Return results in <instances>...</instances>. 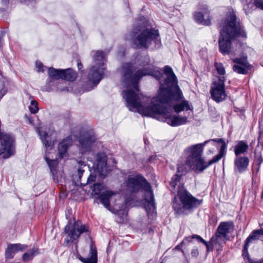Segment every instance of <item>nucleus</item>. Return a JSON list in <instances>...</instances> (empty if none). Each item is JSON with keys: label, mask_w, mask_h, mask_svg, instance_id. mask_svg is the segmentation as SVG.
<instances>
[{"label": "nucleus", "mask_w": 263, "mask_h": 263, "mask_svg": "<svg viewBox=\"0 0 263 263\" xmlns=\"http://www.w3.org/2000/svg\"><path fill=\"white\" fill-rule=\"evenodd\" d=\"M142 69L135 70L128 63L122 65L120 69L121 82L127 90L123 91V96L127 102L129 110L137 111L143 116L156 118L161 116V121L172 126H178L189 122L187 116L180 117L172 115L165 106L168 104L177 113L185 110L192 111L193 107L186 100H182V93L177 85V79L172 68L165 66L164 73L166 76L165 85L161 84L158 94L153 98L139 93L138 81L143 76L151 75L157 80L162 77V73L158 68L149 63V58L142 62Z\"/></svg>", "instance_id": "nucleus-1"}, {"label": "nucleus", "mask_w": 263, "mask_h": 263, "mask_svg": "<svg viewBox=\"0 0 263 263\" xmlns=\"http://www.w3.org/2000/svg\"><path fill=\"white\" fill-rule=\"evenodd\" d=\"M220 37L218 43L220 51L223 54H235L236 49L231 45V41L236 37H246V34L239 23L236 21V17L233 11L228 14L225 20L220 25Z\"/></svg>", "instance_id": "nucleus-2"}, {"label": "nucleus", "mask_w": 263, "mask_h": 263, "mask_svg": "<svg viewBox=\"0 0 263 263\" xmlns=\"http://www.w3.org/2000/svg\"><path fill=\"white\" fill-rule=\"evenodd\" d=\"M211 141L220 142L222 145L218 154L208 161H206L202 157L203 153L202 144L193 145L187 148L185 151L186 155L185 163L190 169L196 173L202 172L209 166L219 161L226 153L227 145L222 139H212Z\"/></svg>", "instance_id": "nucleus-3"}, {"label": "nucleus", "mask_w": 263, "mask_h": 263, "mask_svg": "<svg viewBox=\"0 0 263 263\" xmlns=\"http://www.w3.org/2000/svg\"><path fill=\"white\" fill-rule=\"evenodd\" d=\"M184 166L178 165L177 173L174 175L170 182V185L177 192V196L182 204V208L190 210L197 207L201 204V201L193 197L187 192L183 186H180L179 181L181 175L186 173Z\"/></svg>", "instance_id": "nucleus-4"}, {"label": "nucleus", "mask_w": 263, "mask_h": 263, "mask_svg": "<svg viewBox=\"0 0 263 263\" xmlns=\"http://www.w3.org/2000/svg\"><path fill=\"white\" fill-rule=\"evenodd\" d=\"M127 190L130 193L137 192L140 189L145 192V200L149 209H154V196L150 184L141 176L129 175L125 181Z\"/></svg>", "instance_id": "nucleus-5"}, {"label": "nucleus", "mask_w": 263, "mask_h": 263, "mask_svg": "<svg viewBox=\"0 0 263 263\" xmlns=\"http://www.w3.org/2000/svg\"><path fill=\"white\" fill-rule=\"evenodd\" d=\"M134 44L138 47L148 48L153 42L159 43V34L157 30L152 28H143L140 27L133 31Z\"/></svg>", "instance_id": "nucleus-6"}, {"label": "nucleus", "mask_w": 263, "mask_h": 263, "mask_svg": "<svg viewBox=\"0 0 263 263\" xmlns=\"http://www.w3.org/2000/svg\"><path fill=\"white\" fill-rule=\"evenodd\" d=\"M93 61L94 65L89 70L88 79L93 84L94 86H96L102 79L105 70L104 66L105 59L104 52L102 51H97L93 56Z\"/></svg>", "instance_id": "nucleus-7"}, {"label": "nucleus", "mask_w": 263, "mask_h": 263, "mask_svg": "<svg viewBox=\"0 0 263 263\" xmlns=\"http://www.w3.org/2000/svg\"><path fill=\"white\" fill-rule=\"evenodd\" d=\"M234 229L233 223L231 221L221 222L217 228L216 232L210 241L213 247L219 249L221 245L226 242L227 235Z\"/></svg>", "instance_id": "nucleus-8"}, {"label": "nucleus", "mask_w": 263, "mask_h": 263, "mask_svg": "<svg viewBox=\"0 0 263 263\" xmlns=\"http://www.w3.org/2000/svg\"><path fill=\"white\" fill-rule=\"evenodd\" d=\"M88 231V227L83 224L80 221L73 223L69 222L65 227L64 233L66 235L64 243L67 245L77 240L80 235Z\"/></svg>", "instance_id": "nucleus-9"}, {"label": "nucleus", "mask_w": 263, "mask_h": 263, "mask_svg": "<svg viewBox=\"0 0 263 263\" xmlns=\"http://www.w3.org/2000/svg\"><path fill=\"white\" fill-rule=\"evenodd\" d=\"M225 81L224 77L220 76L218 79L214 80L212 84L210 93L212 98L216 102H221L227 97L225 91Z\"/></svg>", "instance_id": "nucleus-10"}, {"label": "nucleus", "mask_w": 263, "mask_h": 263, "mask_svg": "<svg viewBox=\"0 0 263 263\" xmlns=\"http://www.w3.org/2000/svg\"><path fill=\"white\" fill-rule=\"evenodd\" d=\"M120 198V195L119 194L109 190L102 192L99 196L100 202L105 208L109 210L110 205L112 204L114 210L117 212L120 211L123 207V205L121 207L119 206L120 203H116L117 201L119 200Z\"/></svg>", "instance_id": "nucleus-11"}, {"label": "nucleus", "mask_w": 263, "mask_h": 263, "mask_svg": "<svg viewBox=\"0 0 263 263\" xmlns=\"http://www.w3.org/2000/svg\"><path fill=\"white\" fill-rule=\"evenodd\" d=\"M14 138L9 134L0 131V155L4 159L8 158L14 153Z\"/></svg>", "instance_id": "nucleus-12"}, {"label": "nucleus", "mask_w": 263, "mask_h": 263, "mask_svg": "<svg viewBox=\"0 0 263 263\" xmlns=\"http://www.w3.org/2000/svg\"><path fill=\"white\" fill-rule=\"evenodd\" d=\"M40 138L47 149H51L55 140V133L54 132H45L39 130Z\"/></svg>", "instance_id": "nucleus-13"}, {"label": "nucleus", "mask_w": 263, "mask_h": 263, "mask_svg": "<svg viewBox=\"0 0 263 263\" xmlns=\"http://www.w3.org/2000/svg\"><path fill=\"white\" fill-rule=\"evenodd\" d=\"M96 164L93 167L100 175L105 176L107 173L106 156L104 153H99L96 156Z\"/></svg>", "instance_id": "nucleus-14"}, {"label": "nucleus", "mask_w": 263, "mask_h": 263, "mask_svg": "<svg viewBox=\"0 0 263 263\" xmlns=\"http://www.w3.org/2000/svg\"><path fill=\"white\" fill-rule=\"evenodd\" d=\"M95 141V137L84 135L80 139V151L82 153H85L90 151L93 143Z\"/></svg>", "instance_id": "nucleus-15"}, {"label": "nucleus", "mask_w": 263, "mask_h": 263, "mask_svg": "<svg viewBox=\"0 0 263 263\" xmlns=\"http://www.w3.org/2000/svg\"><path fill=\"white\" fill-rule=\"evenodd\" d=\"M72 144V139L68 137L64 139L58 145V156L62 159L67 156V149Z\"/></svg>", "instance_id": "nucleus-16"}, {"label": "nucleus", "mask_w": 263, "mask_h": 263, "mask_svg": "<svg viewBox=\"0 0 263 263\" xmlns=\"http://www.w3.org/2000/svg\"><path fill=\"white\" fill-rule=\"evenodd\" d=\"M27 246L21 243L10 244L8 246L5 251V255L7 258H12L14 254L18 252H23L26 250Z\"/></svg>", "instance_id": "nucleus-17"}, {"label": "nucleus", "mask_w": 263, "mask_h": 263, "mask_svg": "<svg viewBox=\"0 0 263 263\" xmlns=\"http://www.w3.org/2000/svg\"><path fill=\"white\" fill-rule=\"evenodd\" d=\"M249 163V159L247 157H236L234 161V170L241 173L246 171Z\"/></svg>", "instance_id": "nucleus-18"}, {"label": "nucleus", "mask_w": 263, "mask_h": 263, "mask_svg": "<svg viewBox=\"0 0 263 263\" xmlns=\"http://www.w3.org/2000/svg\"><path fill=\"white\" fill-rule=\"evenodd\" d=\"M261 235H263V229L258 230L254 231L252 234L248 237L246 240V242L243 249L242 255L243 256H248V248L249 243L253 240L258 239L259 236Z\"/></svg>", "instance_id": "nucleus-19"}, {"label": "nucleus", "mask_w": 263, "mask_h": 263, "mask_svg": "<svg viewBox=\"0 0 263 263\" xmlns=\"http://www.w3.org/2000/svg\"><path fill=\"white\" fill-rule=\"evenodd\" d=\"M76 167L77 171L72 175L73 180L76 184H79V183H80L82 184L81 183V177L85 171V168H86V165L83 162L79 161Z\"/></svg>", "instance_id": "nucleus-20"}, {"label": "nucleus", "mask_w": 263, "mask_h": 263, "mask_svg": "<svg viewBox=\"0 0 263 263\" xmlns=\"http://www.w3.org/2000/svg\"><path fill=\"white\" fill-rule=\"evenodd\" d=\"M194 17L196 21L205 25L210 24L211 20L209 17L208 12H205L204 14L201 12H196L194 14Z\"/></svg>", "instance_id": "nucleus-21"}, {"label": "nucleus", "mask_w": 263, "mask_h": 263, "mask_svg": "<svg viewBox=\"0 0 263 263\" xmlns=\"http://www.w3.org/2000/svg\"><path fill=\"white\" fill-rule=\"evenodd\" d=\"M48 74L51 79L59 80L63 79L64 76V70L62 69H56L53 68H49L48 69Z\"/></svg>", "instance_id": "nucleus-22"}, {"label": "nucleus", "mask_w": 263, "mask_h": 263, "mask_svg": "<svg viewBox=\"0 0 263 263\" xmlns=\"http://www.w3.org/2000/svg\"><path fill=\"white\" fill-rule=\"evenodd\" d=\"M249 146L247 143L243 141H240L234 147V153L236 157L245 153L248 149Z\"/></svg>", "instance_id": "nucleus-23"}, {"label": "nucleus", "mask_w": 263, "mask_h": 263, "mask_svg": "<svg viewBox=\"0 0 263 263\" xmlns=\"http://www.w3.org/2000/svg\"><path fill=\"white\" fill-rule=\"evenodd\" d=\"M81 261L84 263H97V252L92 246L90 247V256L86 258H82Z\"/></svg>", "instance_id": "nucleus-24"}, {"label": "nucleus", "mask_w": 263, "mask_h": 263, "mask_svg": "<svg viewBox=\"0 0 263 263\" xmlns=\"http://www.w3.org/2000/svg\"><path fill=\"white\" fill-rule=\"evenodd\" d=\"M39 253V250L35 247L25 253L22 256V259L24 261L28 262L31 260L35 256Z\"/></svg>", "instance_id": "nucleus-25"}, {"label": "nucleus", "mask_w": 263, "mask_h": 263, "mask_svg": "<svg viewBox=\"0 0 263 263\" xmlns=\"http://www.w3.org/2000/svg\"><path fill=\"white\" fill-rule=\"evenodd\" d=\"M64 70V76L63 79L66 80L68 81H73L77 78L76 73L71 69H67Z\"/></svg>", "instance_id": "nucleus-26"}, {"label": "nucleus", "mask_w": 263, "mask_h": 263, "mask_svg": "<svg viewBox=\"0 0 263 263\" xmlns=\"http://www.w3.org/2000/svg\"><path fill=\"white\" fill-rule=\"evenodd\" d=\"M196 239L199 241L203 243L207 247V248H209V245L206 241H205L204 239H203L200 236L197 235H193L191 236H188L186 237L181 243L180 245L182 246L183 244L189 243L192 241V240L193 239Z\"/></svg>", "instance_id": "nucleus-27"}, {"label": "nucleus", "mask_w": 263, "mask_h": 263, "mask_svg": "<svg viewBox=\"0 0 263 263\" xmlns=\"http://www.w3.org/2000/svg\"><path fill=\"white\" fill-rule=\"evenodd\" d=\"M247 67H244L243 66L236 64L233 66V70L238 73L246 74L247 72V70L246 69Z\"/></svg>", "instance_id": "nucleus-28"}, {"label": "nucleus", "mask_w": 263, "mask_h": 263, "mask_svg": "<svg viewBox=\"0 0 263 263\" xmlns=\"http://www.w3.org/2000/svg\"><path fill=\"white\" fill-rule=\"evenodd\" d=\"M234 62L239 65L243 66L244 67H248V63L247 61L246 58H236L233 60Z\"/></svg>", "instance_id": "nucleus-29"}, {"label": "nucleus", "mask_w": 263, "mask_h": 263, "mask_svg": "<svg viewBox=\"0 0 263 263\" xmlns=\"http://www.w3.org/2000/svg\"><path fill=\"white\" fill-rule=\"evenodd\" d=\"M59 159H60V158H58L56 159L50 160V159L46 157V161L51 170L54 169L58 165Z\"/></svg>", "instance_id": "nucleus-30"}, {"label": "nucleus", "mask_w": 263, "mask_h": 263, "mask_svg": "<svg viewBox=\"0 0 263 263\" xmlns=\"http://www.w3.org/2000/svg\"><path fill=\"white\" fill-rule=\"evenodd\" d=\"M215 66L217 72L219 74L221 75V76H223L225 74V69L222 64L220 63L216 62L215 63Z\"/></svg>", "instance_id": "nucleus-31"}, {"label": "nucleus", "mask_w": 263, "mask_h": 263, "mask_svg": "<svg viewBox=\"0 0 263 263\" xmlns=\"http://www.w3.org/2000/svg\"><path fill=\"white\" fill-rule=\"evenodd\" d=\"M29 109L31 113H36L39 110L37 103L35 101H31Z\"/></svg>", "instance_id": "nucleus-32"}, {"label": "nucleus", "mask_w": 263, "mask_h": 263, "mask_svg": "<svg viewBox=\"0 0 263 263\" xmlns=\"http://www.w3.org/2000/svg\"><path fill=\"white\" fill-rule=\"evenodd\" d=\"M104 189V185L101 183H97L94 184L93 187V193L95 194H99L101 191Z\"/></svg>", "instance_id": "nucleus-33"}, {"label": "nucleus", "mask_w": 263, "mask_h": 263, "mask_svg": "<svg viewBox=\"0 0 263 263\" xmlns=\"http://www.w3.org/2000/svg\"><path fill=\"white\" fill-rule=\"evenodd\" d=\"M254 4L257 7L263 10V0H255Z\"/></svg>", "instance_id": "nucleus-34"}, {"label": "nucleus", "mask_w": 263, "mask_h": 263, "mask_svg": "<svg viewBox=\"0 0 263 263\" xmlns=\"http://www.w3.org/2000/svg\"><path fill=\"white\" fill-rule=\"evenodd\" d=\"M35 66L36 68L37 69L38 71H43V65L42 63L40 62H36Z\"/></svg>", "instance_id": "nucleus-35"}, {"label": "nucleus", "mask_w": 263, "mask_h": 263, "mask_svg": "<svg viewBox=\"0 0 263 263\" xmlns=\"http://www.w3.org/2000/svg\"><path fill=\"white\" fill-rule=\"evenodd\" d=\"M173 207L178 213H180L182 210V208L176 202H173Z\"/></svg>", "instance_id": "nucleus-36"}, {"label": "nucleus", "mask_w": 263, "mask_h": 263, "mask_svg": "<svg viewBox=\"0 0 263 263\" xmlns=\"http://www.w3.org/2000/svg\"><path fill=\"white\" fill-rule=\"evenodd\" d=\"M244 258L245 259H247L248 260L249 263H263V259L259 261H255L253 260L250 258L249 256V254L248 255V256H243Z\"/></svg>", "instance_id": "nucleus-37"}, {"label": "nucleus", "mask_w": 263, "mask_h": 263, "mask_svg": "<svg viewBox=\"0 0 263 263\" xmlns=\"http://www.w3.org/2000/svg\"><path fill=\"white\" fill-rule=\"evenodd\" d=\"M96 177L90 175L89 177L87 178V183H91L95 180Z\"/></svg>", "instance_id": "nucleus-38"}, {"label": "nucleus", "mask_w": 263, "mask_h": 263, "mask_svg": "<svg viewBox=\"0 0 263 263\" xmlns=\"http://www.w3.org/2000/svg\"><path fill=\"white\" fill-rule=\"evenodd\" d=\"M6 91L4 88H2L0 90V99L4 96L6 93Z\"/></svg>", "instance_id": "nucleus-39"}, {"label": "nucleus", "mask_w": 263, "mask_h": 263, "mask_svg": "<svg viewBox=\"0 0 263 263\" xmlns=\"http://www.w3.org/2000/svg\"><path fill=\"white\" fill-rule=\"evenodd\" d=\"M82 65L81 63L78 64V67L79 69H81L82 68Z\"/></svg>", "instance_id": "nucleus-40"}, {"label": "nucleus", "mask_w": 263, "mask_h": 263, "mask_svg": "<svg viewBox=\"0 0 263 263\" xmlns=\"http://www.w3.org/2000/svg\"><path fill=\"white\" fill-rule=\"evenodd\" d=\"M28 121H29V123H30V124L32 123V120L31 119H30V118H28Z\"/></svg>", "instance_id": "nucleus-41"}, {"label": "nucleus", "mask_w": 263, "mask_h": 263, "mask_svg": "<svg viewBox=\"0 0 263 263\" xmlns=\"http://www.w3.org/2000/svg\"><path fill=\"white\" fill-rule=\"evenodd\" d=\"M261 162H262V158H261V157H260V160H259V165L261 164Z\"/></svg>", "instance_id": "nucleus-42"}, {"label": "nucleus", "mask_w": 263, "mask_h": 263, "mask_svg": "<svg viewBox=\"0 0 263 263\" xmlns=\"http://www.w3.org/2000/svg\"><path fill=\"white\" fill-rule=\"evenodd\" d=\"M209 141H206L204 142V143H203V145H204V144H205V143H206L208 142Z\"/></svg>", "instance_id": "nucleus-43"}, {"label": "nucleus", "mask_w": 263, "mask_h": 263, "mask_svg": "<svg viewBox=\"0 0 263 263\" xmlns=\"http://www.w3.org/2000/svg\"><path fill=\"white\" fill-rule=\"evenodd\" d=\"M179 246H177V247H176V248H179Z\"/></svg>", "instance_id": "nucleus-44"}]
</instances>
